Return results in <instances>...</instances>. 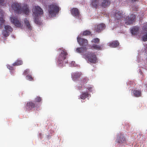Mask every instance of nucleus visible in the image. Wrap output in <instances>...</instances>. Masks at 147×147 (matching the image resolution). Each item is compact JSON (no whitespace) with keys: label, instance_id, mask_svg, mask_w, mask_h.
I'll return each mask as SVG.
<instances>
[{"label":"nucleus","instance_id":"nucleus-30","mask_svg":"<svg viewBox=\"0 0 147 147\" xmlns=\"http://www.w3.org/2000/svg\"><path fill=\"white\" fill-rule=\"evenodd\" d=\"M0 21L2 24L5 22V20L3 19V13H1V15L0 16Z\"/></svg>","mask_w":147,"mask_h":147},{"label":"nucleus","instance_id":"nucleus-2","mask_svg":"<svg viewBox=\"0 0 147 147\" xmlns=\"http://www.w3.org/2000/svg\"><path fill=\"white\" fill-rule=\"evenodd\" d=\"M68 55L66 51L63 49L58 57L57 62L59 66H63L67 63L66 58Z\"/></svg>","mask_w":147,"mask_h":147},{"label":"nucleus","instance_id":"nucleus-31","mask_svg":"<svg viewBox=\"0 0 147 147\" xmlns=\"http://www.w3.org/2000/svg\"><path fill=\"white\" fill-rule=\"evenodd\" d=\"M91 34V32L88 30H85L84 31L83 33V34L84 36H87Z\"/></svg>","mask_w":147,"mask_h":147},{"label":"nucleus","instance_id":"nucleus-34","mask_svg":"<svg viewBox=\"0 0 147 147\" xmlns=\"http://www.w3.org/2000/svg\"><path fill=\"white\" fill-rule=\"evenodd\" d=\"M41 98L39 96H37L35 99L36 102H40L41 101Z\"/></svg>","mask_w":147,"mask_h":147},{"label":"nucleus","instance_id":"nucleus-1","mask_svg":"<svg viewBox=\"0 0 147 147\" xmlns=\"http://www.w3.org/2000/svg\"><path fill=\"white\" fill-rule=\"evenodd\" d=\"M87 50V48L86 47L77 48L76 49V51L78 53H81L82 55H84L90 63H96L97 61V58L95 53L86 52Z\"/></svg>","mask_w":147,"mask_h":147},{"label":"nucleus","instance_id":"nucleus-13","mask_svg":"<svg viewBox=\"0 0 147 147\" xmlns=\"http://www.w3.org/2000/svg\"><path fill=\"white\" fill-rule=\"evenodd\" d=\"M123 12L122 11L117 10L114 14V17L115 19L119 20L123 17Z\"/></svg>","mask_w":147,"mask_h":147},{"label":"nucleus","instance_id":"nucleus-4","mask_svg":"<svg viewBox=\"0 0 147 147\" xmlns=\"http://www.w3.org/2000/svg\"><path fill=\"white\" fill-rule=\"evenodd\" d=\"M22 4L18 2L13 3L11 5L12 9L17 13H22Z\"/></svg>","mask_w":147,"mask_h":147},{"label":"nucleus","instance_id":"nucleus-12","mask_svg":"<svg viewBox=\"0 0 147 147\" xmlns=\"http://www.w3.org/2000/svg\"><path fill=\"white\" fill-rule=\"evenodd\" d=\"M30 12L28 6L27 4H23L22 7V13H23L24 14L28 15Z\"/></svg>","mask_w":147,"mask_h":147},{"label":"nucleus","instance_id":"nucleus-7","mask_svg":"<svg viewBox=\"0 0 147 147\" xmlns=\"http://www.w3.org/2000/svg\"><path fill=\"white\" fill-rule=\"evenodd\" d=\"M126 139L124 136V135L121 133L118 134L116 141L120 144H122L126 142Z\"/></svg>","mask_w":147,"mask_h":147},{"label":"nucleus","instance_id":"nucleus-24","mask_svg":"<svg viewBox=\"0 0 147 147\" xmlns=\"http://www.w3.org/2000/svg\"><path fill=\"white\" fill-rule=\"evenodd\" d=\"M5 30L9 32H12L13 31V28L9 25H6L5 26Z\"/></svg>","mask_w":147,"mask_h":147},{"label":"nucleus","instance_id":"nucleus-29","mask_svg":"<svg viewBox=\"0 0 147 147\" xmlns=\"http://www.w3.org/2000/svg\"><path fill=\"white\" fill-rule=\"evenodd\" d=\"M144 34L142 37V40L144 41H147V32H146Z\"/></svg>","mask_w":147,"mask_h":147},{"label":"nucleus","instance_id":"nucleus-25","mask_svg":"<svg viewBox=\"0 0 147 147\" xmlns=\"http://www.w3.org/2000/svg\"><path fill=\"white\" fill-rule=\"evenodd\" d=\"M142 33L144 34V32H147V23L144 24L142 28Z\"/></svg>","mask_w":147,"mask_h":147},{"label":"nucleus","instance_id":"nucleus-18","mask_svg":"<svg viewBox=\"0 0 147 147\" xmlns=\"http://www.w3.org/2000/svg\"><path fill=\"white\" fill-rule=\"evenodd\" d=\"M134 95L136 97H139L141 96L142 94L140 90H134L133 91Z\"/></svg>","mask_w":147,"mask_h":147},{"label":"nucleus","instance_id":"nucleus-39","mask_svg":"<svg viewBox=\"0 0 147 147\" xmlns=\"http://www.w3.org/2000/svg\"><path fill=\"white\" fill-rule=\"evenodd\" d=\"M132 2H136L138 1V0H131Z\"/></svg>","mask_w":147,"mask_h":147},{"label":"nucleus","instance_id":"nucleus-11","mask_svg":"<svg viewBox=\"0 0 147 147\" xmlns=\"http://www.w3.org/2000/svg\"><path fill=\"white\" fill-rule=\"evenodd\" d=\"M77 40L78 43L82 47H86L88 45V41L86 39L78 37Z\"/></svg>","mask_w":147,"mask_h":147},{"label":"nucleus","instance_id":"nucleus-36","mask_svg":"<svg viewBox=\"0 0 147 147\" xmlns=\"http://www.w3.org/2000/svg\"><path fill=\"white\" fill-rule=\"evenodd\" d=\"M87 89H88L90 92H91L92 91V87H88L87 88Z\"/></svg>","mask_w":147,"mask_h":147},{"label":"nucleus","instance_id":"nucleus-28","mask_svg":"<svg viewBox=\"0 0 147 147\" xmlns=\"http://www.w3.org/2000/svg\"><path fill=\"white\" fill-rule=\"evenodd\" d=\"M100 39L98 38H94L92 40L91 42L93 43H98L100 42Z\"/></svg>","mask_w":147,"mask_h":147},{"label":"nucleus","instance_id":"nucleus-8","mask_svg":"<svg viewBox=\"0 0 147 147\" xmlns=\"http://www.w3.org/2000/svg\"><path fill=\"white\" fill-rule=\"evenodd\" d=\"M106 28L105 24L102 23L95 26L94 30L95 31L98 33L101 32Z\"/></svg>","mask_w":147,"mask_h":147},{"label":"nucleus","instance_id":"nucleus-23","mask_svg":"<svg viewBox=\"0 0 147 147\" xmlns=\"http://www.w3.org/2000/svg\"><path fill=\"white\" fill-rule=\"evenodd\" d=\"M23 63V61L22 60H18L13 64V66L20 65H22Z\"/></svg>","mask_w":147,"mask_h":147},{"label":"nucleus","instance_id":"nucleus-37","mask_svg":"<svg viewBox=\"0 0 147 147\" xmlns=\"http://www.w3.org/2000/svg\"><path fill=\"white\" fill-rule=\"evenodd\" d=\"M7 68H9L10 70H12L13 69V67H11L9 65L7 66Z\"/></svg>","mask_w":147,"mask_h":147},{"label":"nucleus","instance_id":"nucleus-17","mask_svg":"<svg viewBox=\"0 0 147 147\" xmlns=\"http://www.w3.org/2000/svg\"><path fill=\"white\" fill-rule=\"evenodd\" d=\"M109 44V46L111 47H116L119 45V43L117 41H114L110 42Z\"/></svg>","mask_w":147,"mask_h":147},{"label":"nucleus","instance_id":"nucleus-3","mask_svg":"<svg viewBox=\"0 0 147 147\" xmlns=\"http://www.w3.org/2000/svg\"><path fill=\"white\" fill-rule=\"evenodd\" d=\"M60 9L58 5L55 3L48 6V11L50 16L53 17L58 13Z\"/></svg>","mask_w":147,"mask_h":147},{"label":"nucleus","instance_id":"nucleus-27","mask_svg":"<svg viewBox=\"0 0 147 147\" xmlns=\"http://www.w3.org/2000/svg\"><path fill=\"white\" fill-rule=\"evenodd\" d=\"M2 34L4 37H6L9 35V32L5 30H3L2 32Z\"/></svg>","mask_w":147,"mask_h":147},{"label":"nucleus","instance_id":"nucleus-22","mask_svg":"<svg viewBox=\"0 0 147 147\" xmlns=\"http://www.w3.org/2000/svg\"><path fill=\"white\" fill-rule=\"evenodd\" d=\"M102 47V45H97L93 44L92 46V48L96 50H100Z\"/></svg>","mask_w":147,"mask_h":147},{"label":"nucleus","instance_id":"nucleus-19","mask_svg":"<svg viewBox=\"0 0 147 147\" xmlns=\"http://www.w3.org/2000/svg\"><path fill=\"white\" fill-rule=\"evenodd\" d=\"M81 75V73L78 72L73 73L72 74V77L74 80H76Z\"/></svg>","mask_w":147,"mask_h":147},{"label":"nucleus","instance_id":"nucleus-15","mask_svg":"<svg viewBox=\"0 0 147 147\" xmlns=\"http://www.w3.org/2000/svg\"><path fill=\"white\" fill-rule=\"evenodd\" d=\"M71 12L72 15L76 17H79L80 12L78 9L77 8H73L71 10Z\"/></svg>","mask_w":147,"mask_h":147},{"label":"nucleus","instance_id":"nucleus-41","mask_svg":"<svg viewBox=\"0 0 147 147\" xmlns=\"http://www.w3.org/2000/svg\"><path fill=\"white\" fill-rule=\"evenodd\" d=\"M146 49H147V46H146Z\"/></svg>","mask_w":147,"mask_h":147},{"label":"nucleus","instance_id":"nucleus-38","mask_svg":"<svg viewBox=\"0 0 147 147\" xmlns=\"http://www.w3.org/2000/svg\"><path fill=\"white\" fill-rule=\"evenodd\" d=\"M135 8H136L135 9H134V7H133V9L135 11H138V7H136Z\"/></svg>","mask_w":147,"mask_h":147},{"label":"nucleus","instance_id":"nucleus-5","mask_svg":"<svg viewBox=\"0 0 147 147\" xmlns=\"http://www.w3.org/2000/svg\"><path fill=\"white\" fill-rule=\"evenodd\" d=\"M10 20L11 22L16 26L18 27H21L22 26L21 21H20L18 19L15 17H11Z\"/></svg>","mask_w":147,"mask_h":147},{"label":"nucleus","instance_id":"nucleus-35","mask_svg":"<svg viewBox=\"0 0 147 147\" xmlns=\"http://www.w3.org/2000/svg\"><path fill=\"white\" fill-rule=\"evenodd\" d=\"M0 5L3 6L5 5V3H4V0H0Z\"/></svg>","mask_w":147,"mask_h":147},{"label":"nucleus","instance_id":"nucleus-10","mask_svg":"<svg viewBox=\"0 0 147 147\" xmlns=\"http://www.w3.org/2000/svg\"><path fill=\"white\" fill-rule=\"evenodd\" d=\"M38 104L36 102H34L32 101L27 102L26 105V108L28 110H31L33 108H36Z\"/></svg>","mask_w":147,"mask_h":147},{"label":"nucleus","instance_id":"nucleus-6","mask_svg":"<svg viewBox=\"0 0 147 147\" xmlns=\"http://www.w3.org/2000/svg\"><path fill=\"white\" fill-rule=\"evenodd\" d=\"M32 11L35 17H38L39 15L43 14L42 9L38 6H35Z\"/></svg>","mask_w":147,"mask_h":147},{"label":"nucleus","instance_id":"nucleus-9","mask_svg":"<svg viewBox=\"0 0 147 147\" xmlns=\"http://www.w3.org/2000/svg\"><path fill=\"white\" fill-rule=\"evenodd\" d=\"M136 16L135 15L131 14L130 17L128 16L125 19V23L127 25H130L132 24Z\"/></svg>","mask_w":147,"mask_h":147},{"label":"nucleus","instance_id":"nucleus-21","mask_svg":"<svg viewBox=\"0 0 147 147\" xmlns=\"http://www.w3.org/2000/svg\"><path fill=\"white\" fill-rule=\"evenodd\" d=\"M24 23L25 24L26 27L28 28V29L29 30H32V27L30 25L29 20L27 19V18H25Z\"/></svg>","mask_w":147,"mask_h":147},{"label":"nucleus","instance_id":"nucleus-20","mask_svg":"<svg viewBox=\"0 0 147 147\" xmlns=\"http://www.w3.org/2000/svg\"><path fill=\"white\" fill-rule=\"evenodd\" d=\"M89 94L87 92H82V94L80 95V98L81 99H85L89 96Z\"/></svg>","mask_w":147,"mask_h":147},{"label":"nucleus","instance_id":"nucleus-40","mask_svg":"<svg viewBox=\"0 0 147 147\" xmlns=\"http://www.w3.org/2000/svg\"><path fill=\"white\" fill-rule=\"evenodd\" d=\"M61 50V48H60V49H58V50Z\"/></svg>","mask_w":147,"mask_h":147},{"label":"nucleus","instance_id":"nucleus-26","mask_svg":"<svg viewBox=\"0 0 147 147\" xmlns=\"http://www.w3.org/2000/svg\"><path fill=\"white\" fill-rule=\"evenodd\" d=\"M34 22L35 23L38 25H41L42 24V22L39 20L37 17H36L35 18Z\"/></svg>","mask_w":147,"mask_h":147},{"label":"nucleus","instance_id":"nucleus-16","mask_svg":"<svg viewBox=\"0 0 147 147\" xmlns=\"http://www.w3.org/2000/svg\"><path fill=\"white\" fill-rule=\"evenodd\" d=\"M87 78H84L80 81V83L79 86H78V89L80 90L82 88V87L84 84L87 82Z\"/></svg>","mask_w":147,"mask_h":147},{"label":"nucleus","instance_id":"nucleus-32","mask_svg":"<svg viewBox=\"0 0 147 147\" xmlns=\"http://www.w3.org/2000/svg\"><path fill=\"white\" fill-rule=\"evenodd\" d=\"M27 80L30 81H33L34 80L33 78L32 77L31 75H27L26 76Z\"/></svg>","mask_w":147,"mask_h":147},{"label":"nucleus","instance_id":"nucleus-14","mask_svg":"<svg viewBox=\"0 0 147 147\" xmlns=\"http://www.w3.org/2000/svg\"><path fill=\"white\" fill-rule=\"evenodd\" d=\"M139 28L137 26L134 27L131 30V32L132 35L134 36L136 35L139 33Z\"/></svg>","mask_w":147,"mask_h":147},{"label":"nucleus","instance_id":"nucleus-33","mask_svg":"<svg viewBox=\"0 0 147 147\" xmlns=\"http://www.w3.org/2000/svg\"><path fill=\"white\" fill-rule=\"evenodd\" d=\"M30 73V70L28 69H27L25 70L23 73V74L24 75H26L29 74Z\"/></svg>","mask_w":147,"mask_h":147}]
</instances>
